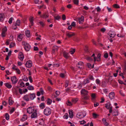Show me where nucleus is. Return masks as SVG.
Returning a JSON list of instances; mask_svg holds the SVG:
<instances>
[{
  "instance_id": "obj_59",
  "label": "nucleus",
  "mask_w": 126,
  "mask_h": 126,
  "mask_svg": "<svg viewBox=\"0 0 126 126\" xmlns=\"http://www.w3.org/2000/svg\"><path fill=\"white\" fill-rule=\"evenodd\" d=\"M71 25L72 27H75L76 25V22L74 21L72 22Z\"/></svg>"
},
{
  "instance_id": "obj_56",
  "label": "nucleus",
  "mask_w": 126,
  "mask_h": 126,
  "mask_svg": "<svg viewBox=\"0 0 126 126\" xmlns=\"http://www.w3.org/2000/svg\"><path fill=\"white\" fill-rule=\"evenodd\" d=\"M108 54L107 53H106L104 54V57L105 58H108Z\"/></svg>"
},
{
  "instance_id": "obj_10",
  "label": "nucleus",
  "mask_w": 126,
  "mask_h": 126,
  "mask_svg": "<svg viewBox=\"0 0 126 126\" xmlns=\"http://www.w3.org/2000/svg\"><path fill=\"white\" fill-rule=\"evenodd\" d=\"M81 94H83V96L88 95V92L84 89H82L81 91Z\"/></svg>"
},
{
  "instance_id": "obj_25",
  "label": "nucleus",
  "mask_w": 126,
  "mask_h": 126,
  "mask_svg": "<svg viewBox=\"0 0 126 126\" xmlns=\"http://www.w3.org/2000/svg\"><path fill=\"white\" fill-rule=\"evenodd\" d=\"M68 54L65 51H64L63 53V55L64 57L65 58L67 59L68 57Z\"/></svg>"
},
{
  "instance_id": "obj_8",
  "label": "nucleus",
  "mask_w": 126,
  "mask_h": 126,
  "mask_svg": "<svg viewBox=\"0 0 126 126\" xmlns=\"http://www.w3.org/2000/svg\"><path fill=\"white\" fill-rule=\"evenodd\" d=\"M18 58L21 61H23L24 58V56L23 53L21 52H20L19 53Z\"/></svg>"
},
{
  "instance_id": "obj_30",
  "label": "nucleus",
  "mask_w": 126,
  "mask_h": 126,
  "mask_svg": "<svg viewBox=\"0 0 126 126\" xmlns=\"http://www.w3.org/2000/svg\"><path fill=\"white\" fill-rule=\"evenodd\" d=\"M27 119V116L26 115H24L23 116V117L21 119V120L23 121L26 120Z\"/></svg>"
},
{
  "instance_id": "obj_4",
  "label": "nucleus",
  "mask_w": 126,
  "mask_h": 126,
  "mask_svg": "<svg viewBox=\"0 0 126 126\" xmlns=\"http://www.w3.org/2000/svg\"><path fill=\"white\" fill-rule=\"evenodd\" d=\"M25 65L27 67L30 68L32 66V62L31 61L29 60L26 62Z\"/></svg>"
},
{
  "instance_id": "obj_58",
  "label": "nucleus",
  "mask_w": 126,
  "mask_h": 126,
  "mask_svg": "<svg viewBox=\"0 0 126 126\" xmlns=\"http://www.w3.org/2000/svg\"><path fill=\"white\" fill-rule=\"evenodd\" d=\"M66 104H67V105L70 106L72 105V103L69 101H68V103H66Z\"/></svg>"
},
{
  "instance_id": "obj_7",
  "label": "nucleus",
  "mask_w": 126,
  "mask_h": 126,
  "mask_svg": "<svg viewBox=\"0 0 126 126\" xmlns=\"http://www.w3.org/2000/svg\"><path fill=\"white\" fill-rule=\"evenodd\" d=\"M11 80L12 83L14 84H15L18 81V80L17 79V78L15 76H14L11 77Z\"/></svg>"
},
{
  "instance_id": "obj_1",
  "label": "nucleus",
  "mask_w": 126,
  "mask_h": 126,
  "mask_svg": "<svg viewBox=\"0 0 126 126\" xmlns=\"http://www.w3.org/2000/svg\"><path fill=\"white\" fill-rule=\"evenodd\" d=\"M51 111V110L50 108L47 107L44 110V113L45 115L48 116L50 115Z\"/></svg>"
},
{
  "instance_id": "obj_43",
  "label": "nucleus",
  "mask_w": 126,
  "mask_h": 126,
  "mask_svg": "<svg viewBox=\"0 0 126 126\" xmlns=\"http://www.w3.org/2000/svg\"><path fill=\"white\" fill-rule=\"evenodd\" d=\"M91 96L92 97V99L94 100L95 97V94H91Z\"/></svg>"
},
{
  "instance_id": "obj_46",
  "label": "nucleus",
  "mask_w": 126,
  "mask_h": 126,
  "mask_svg": "<svg viewBox=\"0 0 126 126\" xmlns=\"http://www.w3.org/2000/svg\"><path fill=\"white\" fill-rule=\"evenodd\" d=\"M106 84L104 81L102 82V86L103 87H106Z\"/></svg>"
},
{
  "instance_id": "obj_26",
  "label": "nucleus",
  "mask_w": 126,
  "mask_h": 126,
  "mask_svg": "<svg viewBox=\"0 0 126 126\" xmlns=\"http://www.w3.org/2000/svg\"><path fill=\"white\" fill-rule=\"evenodd\" d=\"M37 116V113L36 112H34L31 115V117L32 118H35Z\"/></svg>"
},
{
  "instance_id": "obj_64",
  "label": "nucleus",
  "mask_w": 126,
  "mask_h": 126,
  "mask_svg": "<svg viewBox=\"0 0 126 126\" xmlns=\"http://www.w3.org/2000/svg\"><path fill=\"white\" fill-rule=\"evenodd\" d=\"M84 50L86 52H88L89 51L88 47L87 46H85Z\"/></svg>"
},
{
  "instance_id": "obj_42",
  "label": "nucleus",
  "mask_w": 126,
  "mask_h": 126,
  "mask_svg": "<svg viewBox=\"0 0 126 126\" xmlns=\"http://www.w3.org/2000/svg\"><path fill=\"white\" fill-rule=\"evenodd\" d=\"M17 26L15 24H13L12 26V28L14 30H16L17 28Z\"/></svg>"
},
{
  "instance_id": "obj_3",
  "label": "nucleus",
  "mask_w": 126,
  "mask_h": 126,
  "mask_svg": "<svg viewBox=\"0 0 126 126\" xmlns=\"http://www.w3.org/2000/svg\"><path fill=\"white\" fill-rule=\"evenodd\" d=\"M24 48L26 50L28 51L30 49L31 47L29 44L27 43L26 42H24Z\"/></svg>"
},
{
  "instance_id": "obj_47",
  "label": "nucleus",
  "mask_w": 126,
  "mask_h": 126,
  "mask_svg": "<svg viewBox=\"0 0 126 126\" xmlns=\"http://www.w3.org/2000/svg\"><path fill=\"white\" fill-rule=\"evenodd\" d=\"M79 1L78 0H74L73 2L74 4H75L78 5L79 4Z\"/></svg>"
},
{
  "instance_id": "obj_18",
  "label": "nucleus",
  "mask_w": 126,
  "mask_h": 126,
  "mask_svg": "<svg viewBox=\"0 0 126 126\" xmlns=\"http://www.w3.org/2000/svg\"><path fill=\"white\" fill-rule=\"evenodd\" d=\"M90 82V80L89 79H84L82 83L83 85H85L86 84Z\"/></svg>"
},
{
  "instance_id": "obj_24",
  "label": "nucleus",
  "mask_w": 126,
  "mask_h": 126,
  "mask_svg": "<svg viewBox=\"0 0 126 126\" xmlns=\"http://www.w3.org/2000/svg\"><path fill=\"white\" fill-rule=\"evenodd\" d=\"M118 114V112L117 111V110H113V112L112 113L113 116H117Z\"/></svg>"
},
{
  "instance_id": "obj_54",
  "label": "nucleus",
  "mask_w": 126,
  "mask_h": 126,
  "mask_svg": "<svg viewBox=\"0 0 126 126\" xmlns=\"http://www.w3.org/2000/svg\"><path fill=\"white\" fill-rule=\"evenodd\" d=\"M15 44L14 43H12L9 45V47L10 48H12L13 47L15 46Z\"/></svg>"
},
{
  "instance_id": "obj_55",
  "label": "nucleus",
  "mask_w": 126,
  "mask_h": 126,
  "mask_svg": "<svg viewBox=\"0 0 126 126\" xmlns=\"http://www.w3.org/2000/svg\"><path fill=\"white\" fill-rule=\"evenodd\" d=\"M91 57H93L94 59V62H95L96 61V57L95 56V54H93L91 56Z\"/></svg>"
},
{
  "instance_id": "obj_39",
  "label": "nucleus",
  "mask_w": 126,
  "mask_h": 126,
  "mask_svg": "<svg viewBox=\"0 0 126 126\" xmlns=\"http://www.w3.org/2000/svg\"><path fill=\"white\" fill-rule=\"evenodd\" d=\"M5 118L7 120H8L9 119V115L8 113H6L5 115Z\"/></svg>"
},
{
  "instance_id": "obj_36",
  "label": "nucleus",
  "mask_w": 126,
  "mask_h": 126,
  "mask_svg": "<svg viewBox=\"0 0 126 126\" xmlns=\"http://www.w3.org/2000/svg\"><path fill=\"white\" fill-rule=\"evenodd\" d=\"M88 79H89V80L90 79L92 80H94V79L93 78V76L91 75H90L89 76L88 78Z\"/></svg>"
},
{
  "instance_id": "obj_62",
  "label": "nucleus",
  "mask_w": 126,
  "mask_h": 126,
  "mask_svg": "<svg viewBox=\"0 0 126 126\" xmlns=\"http://www.w3.org/2000/svg\"><path fill=\"white\" fill-rule=\"evenodd\" d=\"M15 70H16L18 74H19L20 73V71L18 68H16L15 69Z\"/></svg>"
},
{
  "instance_id": "obj_35",
  "label": "nucleus",
  "mask_w": 126,
  "mask_h": 126,
  "mask_svg": "<svg viewBox=\"0 0 126 126\" xmlns=\"http://www.w3.org/2000/svg\"><path fill=\"white\" fill-rule=\"evenodd\" d=\"M28 89L29 90H33L34 89L33 87L32 86H30L27 87Z\"/></svg>"
},
{
  "instance_id": "obj_37",
  "label": "nucleus",
  "mask_w": 126,
  "mask_h": 126,
  "mask_svg": "<svg viewBox=\"0 0 126 126\" xmlns=\"http://www.w3.org/2000/svg\"><path fill=\"white\" fill-rule=\"evenodd\" d=\"M88 98L89 97L88 95H84L83 96V97L82 98V99L86 100L88 99Z\"/></svg>"
},
{
  "instance_id": "obj_32",
  "label": "nucleus",
  "mask_w": 126,
  "mask_h": 126,
  "mask_svg": "<svg viewBox=\"0 0 126 126\" xmlns=\"http://www.w3.org/2000/svg\"><path fill=\"white\" fill-rule=\"evenodd\" d=\"M47 104L48 105L50 104L52 102V100L50 99V98H48L47 100Z\"/></svg>"
},
{
  "instance_id": "obj_16",
  "label": "nucleus",
  "mask_w": 126,
  "mask_h": 126,
  "mask_svg": "<svg viewBox=\"0 0 126 126\" xmlns=\"http://www.w3.org/2000/svg\"><path fill=\"white\" fill-rule=\"evenodd\" d=\"M29 95L28 94H26L23 97V98L24 100L26 101H28L29 100Z\"/></svg>"
},
{
  "instance_id": "obj_15",
  "label": "nucleus",
  "mask_w": 126,
  "mask_h": 126,
  "mask_svg": "<svg viewBox=\"0 0 126 126\" xmlns=\"http://www.w3.org/2000/svg\"><path fill=\"white\" fill-rule=\"evenodd\" d=\"M84 17L83 16H81L80 18L79 19V23L81 24L84 21Z\"/></svg>"
},
{
  "instance_id": "obj_51",
  "label": "nucleus",
  "mask_w": 126,
  "mask_h": 126,
  "mask_svg": "<svg viewBox=\"0 0 126 126\" xmlns=\"http://www.w3.org/2000/svg\"><path fill=\"white\" fill-rule=\"evenodd\" d=\"M79 122L80 123L81 125H83L86 122L84 120H83L82 121H80Z\"/></svg>"
},
{
  "instance_id": "obj_5",
  "label": "nucleus",
  "mask_w": 126,
  "mask_h": 126,
  "mask_svg": "<svg viewBox=\"0 0 126 126\" xmlns=\"http://www.w3.org/2000/svg\"><path fill=\"white\" fill-rule=\"evenodd\" d=\"M108 35L110 37V38H114L116 35L115 32L112 31H110L108 33Z\"/></svg>"
},
{
  "instance_id": "obj_53",
  "label": "nucleus",
  "mask_w": 126,
  "mask_h": 126,
  "mask_svg": "<svg viewBox=\"0 0 126 126\" xmlns=\"http://www.w3.org/2000/svg\"><path fill=\"white\" fill-rule=\"evenodd\" d=\"M68 114L67 113H65L63 116V118L64 119H67L68 118Z\"/></svg>"
},
{
  "instance_id": "obj_33",
  "label": "nucleus",
  "mask_w": 126,
  "mask_h": 126,
  "mask_svg": "<svg viewBox=\"0 0 126 126\" xmlns=\"http://www.w3.org/2000/svg\"><path fill=\"white\" fill-rule=\"evenodd\" d=\"M22 35L21 34H20L17 36V40L19 41H21L22 40Z\"/></svg>"
},
{
  "instance_id": "obj_41",
  "label": "nucleus",
  "mask_w": 126,
  "mask_h": 126,
  "mask_svg": "<svg viewBox=\"0 0 126 126\" xmlns=\"http://www.w3.org/2000/svg\"><path fill=\"white\" fill-rule=\"evenodd\" d=\"M78 99L77 98H73L72 99V102L74 103H76L78 100Z\"/></svg>"
},
{
  "instance_id": "obj_6",
  "label": "nucleus",
  "mask_w": 126,
  "mask_h": 126,
  "mask_svg": "<svg viewBox=\"0 0 126 126\" xmlns=\"http://www.w3.org/2000/svg\"><path fill=\"white\" fill-rule=\"evenodd\" d=\"M34 108L33 107H30L27 109V112L29 114H31L33 111Z\"/></svg>"
},
{
  "instance_id": "obj_19",
  "label": "nucleus",
  "mask_w": 126,
  "mask_h": 126,
  "mask_svg": "<svg viewBox=\"0 0 126 126\" xmlns=\"http://www.w3.org/2000/svg\"><path fill=\"white\" fill-rule=\"evenodd\" d=\"M101 56V55L100 53L98 54L97 56L96 57V61L98 62H99L100 61Z\"/></svg>"
},
{
  "instance_id": "obj_31",
  "label": "nucleus",
  "mask_w": 126,
  "mask_h": 126,
  "mask_svg": "<svg viewBox=\"0 0 126 126\" xmlns=\"http://www.w3.org/2000/svg\"><path fill=\"white\" fill-rule=\"evenodd\" d=\"M40 108L42 109H43L45 107V105L44 103H42L39 105Z\"/></svg>"
},
{
  "instance_id": "obj_38",
  "label": "nucleus",
  "mask_w": 126,
  "mask_h": 126,
  "mask_svg": "<svg viewBox=\"0 0 126 126\" xmlns=\"http://www.w3.org/2000/svg\"><path fill=\"white\" fill-rule=\"evenodd\" d=\"M87 60H88L90 61H92L93 60V59L92 58V57H87L85 58Z\"/></svg>"
},
{
  "instance_id": "obj_45",
  "label": "nucleus",
  "mask_w": 126,
  "mask_h": 126,
  "mask_svg": "<svg viewBox=\"0 0 126 126\" xmlns=\"http://www.w3.org/2000/svg\"><path fill=\"white\" fill-rule=\"evenodd\" d=\"M93 116L94 118H96L99 115L95 113H93Z\"/></svg>"
},
{
  "instance_id": "obj_12",
  "label": "nucleus",
  "mask_w": 126,
  "mask_h": 126,
  "mask_svg": "<svg viewBox=\"0 0 126 126\" xmlns=\"http://www.w3.org/2000/svg\"><path fill=\"white\" fill-rule=\"evenodd\" d=\"M28 95L30 99L31 100H33L35 97V94L34 93L32 94L29 93L28 94Z\"/></svg>"
},
{
  "instance_id": "obj_2",
  "label": "nucleus",
  "mask_w": 126,
  "mask_h": 126,
  "mask_svg": "<svg viewBox=\"0 0 126 126\" xmlns=\"http://www.w3.org/2000/svg\"><path fill=\"white\" fill-rule=\"evenodd\" d=\"M86 115V112H81L77 114L76 115L77 117L79 119L84 117Z\"/></svg>"
},
{
  "instance_id": "obj_48",
  "label": "nucleus",
  "mask_w": 126,
  "mask_h": 126,
  "mask_svg": "<svg viewBox=\"0 0 126 126\" xmlns=\"http://www.w3.org/2000/svg\"><path fill=\"white\" fill-rule=\"evenodd\" d=\"M124 72H126V61L124 62V69L123 70Z\"/></svg>"
},
{
  "instance_id": "obj_20",
  "label": "nucleus",
  "mask_w": 126,
  "mask_h": 126,
  "mask_svg": "<svg viewBox=\"0 0 126 126\" xmlns=\"http://www.w3.org/2000/svg\"><path fill=\"white\" fill-rule=\"evenodd\" d=\"M69 116L70 118H72L73 116V112L72 110H69Z\"/></svg>"
},
{
  "instance_id": "obj_52",
  "label": "nucleus",
  "mask_w": 126,
  "mask_h": 126,
  "mask_svg": "<svg viewBox=\"0 0 126 126\" xmlns=\"http://www.w3.org/2000/svg\"><path fill=\"white\" fill-rule=\"evenodd\" d=\"M20 85V87L22 88L24 87L25 86V84L23 82H21Z\"/></svg>"
},
{
  "instance_id": "obj_28",
  "label": "nucleus",
  "mask_w": 126,
  "mask_h": 126,
  "mask_svg": "<svg viewBox=\"0 0 126 126\" xmlns=\"http://www.w3.org/2000/svg\"><path fill=\"white\" fill-rule=\"evenodd\" d=\"M9 105H11L14 103V102L11 100V97H9Z\"/></svg>"
},
{
  "instance_id": "obj_61",
  "label": "nucleus",
  "mask_w": 126,
  "mask_h": 126,
  "mask_svg": "<svg viewBox=\"0 0 126 126\" xmlns=\"http://www.w3.org/2000/svg\"><path fill=\"white\" fill-rule=\"evenodd\" d=\"M96 82L97 84H99L100 83V81L98 79H97L96 80Z\"/></svg>"
},
{
  "instance_id": "obj_49",
  "label": "nucleus",
  "mask_w": 126,
  "mask_h": 126,
  "mask_svg": "<svg viewBox=\"0 0 126 126\" xmlns=\"http://www.w3.org/2000/svg\"><path fill=\"white\" fill-rule=\"evenodd\" d=\"M13 19V17H11L9 19V20L8 22V23L10 24H11V23H12V21Z\"/></svg>"
},
{
  "instance_id": "obj_44",
  "label": "nucleus",
  "mask_w": 126,
  "mask_h": 126,
  "mask_svg": "<svg viewBox=\"0 0 126 126\" xmlns=\"http://www.w3.org/2000/svg\"><path fill=\"white\" fill-rule=\"evenodd\" d=\"M7 30V28L6 27H5L2 30V32L5 33Z\"/></svg>"
},
{
  "instance_id": "obj_57",
  "label": "nucleus",
  "mask_w": 126,
  "mask_h": 126,
  "mask_svg": "<svg viewBox=\"0 0 126 126\" xmlns=\"http://www.w3.org/2000/svg\"><path fill=\"white\" fill-rule=\"evenodd\" d=\"M60 17H61L59 15H58V16H57L55 17V18L56 20H58L60 18Z\"/></svg>"
},
{
  "instance_id": "obj_23",
  "label": "nucleus",
  "mask_w": 126,
  "mask_h": 126,
  "mask_svg": "<svg viewBox=\"0 0 126 126\" xmlns=\"http://www.w3.org/2000/svg\"><path fill=\"white\" fill-rule=\"evenodd\" d=\"M29 20L32 26L33 24V17H31L29 18Z\"/></svg>"
},
{
  "instance_id": "obj_21",
  "label": "nucleus",
  "mask_w": 126,
  "mask_h": 126,
  "mask_svg": "<svg viewBox=\"0 0 126 126\" xmlns=\"http://www.w3.org/2000/svg\"><path fill=\"white\" fill-rule=\"evenodd\" d=\"M4 85L9 89L11 88L12 87L11 84H9L8 83H6L4 84Z\"/></svg>"
},
{
  "instance_id": "obj_17",
  "label": "nucleus",
  "mask_w": 126,
  "mask_h": 126,
  "mask_svg": "<svg viewBox=\"0 0 126 126\" xmlns=\"http://www.w3.org/2000/svg\"><path fill=\"white\" fill-rule=\"evenodd\" d=\"M58 47L57 46H54L52 50V53L54 54L55 51H57L58 50Z\"/></svg>"
},
{
  "instance_id": "obj_40",
  "label": "nucleus",
  "mask_w": 126,
  "mask_h": 126,
  "mask_svg": "<svg viewBox=\"0 0 126 126\" xmlns=\"http://www.w3.org/2000/svg\"><path fill=\"white\" fill-rule=\"evenodd\" d=\"M20 20H17L16 21V22L15 24L16 25L19 26L20 25Z\"/></svg>"
},
{
  "instance_id": "obj_11",
  "label": "nucleus",
  "mask_w": 126,
  "mask_h": 126,
  "mask_svg": "<svg viewBox=\"0 0 126 126\" xmlns=\"http://www.w3.org/2000/svg\"><path fill=\"white\" fill-rule=\"evenodd\" d=\"M114 93L113 92H112L110 93L109 94V97L110 98L111 100L113 99L114 97Z\"/></svg>"
},
{
  "instance_id": "obj_63",
  "label": "nucleus",
  "mask_w": 126,
  "mask_h": 126,
  "mask_svg": "<svg viewBox=\"0 0 126 126\" xmlns=\"http://www.w3.org/2000/svg\"><path fill=\"white\" fill-rule=\"evenodd\" d=\"M23 80L24 81H27L28 80V79L27 77H25L24 78Z\"/></svg>"
},
{
  "instance_id": "obj_14",
  "label": "nucleus",
  "mask_w": 126,
  "mask_h": 126,
  "mask_svg": "<svg viewBox=\"0 0 126 126\" xmlns=\"http://www.w3.org/2000/svg\"><path fill=\"white\" fill-rule=\"evenodd\" d=\"M83 63L82 62H79L78 64L77 65V66L79 68L81 69L83 66Z\"/></svg>"
},
{
  "instance_id": "obj_22",
  "label": "nucleus",
  "mask_w": 126,
  "mask_h": 126,
  "mask_svg": "<svg viewBox=\"0 0 126 126\" xmlns=\"http://www.w3.org/2000/svg\"><path fill=\"white\" fill-rule=\"evenodd\" d=\"M111 105L110 103L109 102H107L105 104V107L108 109H109Z\"/></svg>"
},
{
  "instance_id": "obj_13",
  "label": "nucleus",
  "mask_w": 126,
  "mask_h": 126,
  "mask_svg": "<svg viewBox=\"0 0 126 126\" xmlns=\"http://www.w3.org/2000/svg\"><path fill=\"white\" fill-rule=\"evenodd\" d=\"M49 16V15L46 13H44L40 15L41 17L44 19H46V18L48 17Z\"/></svg>"
},
{
  "instance_id": "obj_9",
  "label": "nucleus",
  "mask_w": 126,
  "mask_h": 126,
  "mask_svg": "<svg viewBox=\"0 0 126 126\" xmlns=\"http://www.w3.org/2000/svg\"><path fill=\"white\" fill-rule=\"evenodd\" d=\"M75 34V33L73 32H66V35L68 38H70L74 35Z\"/></svg>"
},
{
  "instance_id": "obj_50",
  "label": "nucleus",
  "mask_w": 126,
  "mask_h": 126,
  "mask_svg": "<svg viewBox=\"0 0 126 126\" xmlns=\"http://www.w3.org/2000/svg\"><path fill=\"white\" fill-rule=\"evenodd\" d=\"M113 6L114 8H120L119 6L117 4H115L113 5Z\"/></svg>"
},
{
  "instance_id": "obj_29",
  "label": "nucleus",
  "mask_w": 126,
  "mask_h": 126,
  "mask_svg": "<svg viewBox=\"0 0 126 126\" xmlns=\"http://www.w3.org/2000/svg\"><path fill=\"white\" fill-rule=\"evenodd\" d=\"M4 18V16L2 14H0V21H3Z\"/></svg>"
},
{
  "instance_id": "obj_60",
  "label": "nucleus",
  "mask_w": 126,
  "mask_h": 126,
  "mask_svg": "<svg viewBox=\"0 0 126 126\" xmlns=\"http://www.w3.org/2000/svg\"><path fill=\"white\" fill-rule=\"evenodd\" d=\"M75 49H73V50H70V53L72 54H73L75 52Z\"/></svg>"
},
{
  "instance_id": "obj_34",
  "label": "nucleus",
  "mask_w": 126,
  "mask_h": 126,
  "mask_svg": "<svg viewBox=\"0 0 126 126\" xmlns=\"http://www.w3.org/2000/svg\"><path fill=\"white\" fill-rule=\"evenodd\" d=\"M87 65L88 67L89 68H93L94 67V64H93V66L90 63H87Z\"/></svg>"
},
{
  "instance_id": "obj_27",
  "label": "nucleus",
  "mask_w": 126,
  "mask_h": 126,
  "mask_svg": "<svg viewBox=\"0 0 126 126\" xmlns=\"http://www.w3.org/2000/svg\"><path fill=\"white\" fill-rule=\"evenodd\" d=\"M25 33V34L27 37H29L30 36V31L29 30L26 31Z\"/></svg>"
}]
</instances>
